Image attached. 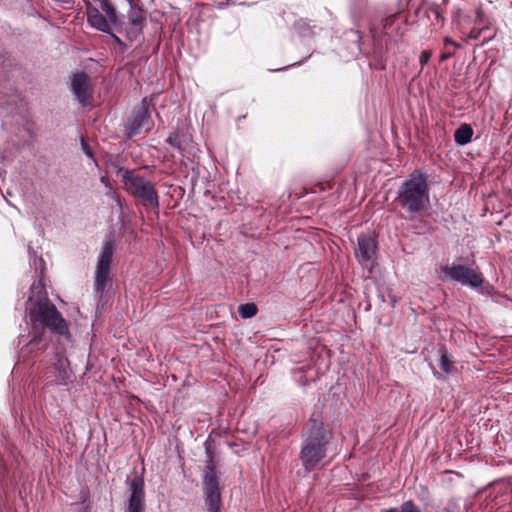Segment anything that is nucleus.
Returning a JSON list of instances; mask_svg holds the SVG:
<instances>
[{"instance_id": "1", "label": "nucleus", "mask_w": 512, "mask_h": 512, "mask_svg": "<svg viewBox=\"0 0 512 512\" xmlns=\"http://www.w3.org/2000/svg\"><path fill=\"white\" fill-rule=\"evenodd\" d=\"M28 314L32 323V338L28 343L31 351L45 350L48 347L46 330L68 341L71 340L67 321L47 297L31 302Z\"/></svg>"}, {"instance_id": "2", "label": "nucleus", "mask_w": 512, "mask_h": 512, "mask_svg": "<svg viewBox=\"0 0 512 512\" xmlns=\"http://www.w3.org/2000/svg\"><path fill=\"white\" fill-rule=\"evenodd\" d=\"M395 203L409 220L422 216L430 207L428 175L421 170H414L399 186Z\"/></svg>"}, {"instance_id": "3", "label": "nucleus", "mask_w": 512, "mask_h": 512, "mask_svg": "<svg viewBox=\"0 0 512 512\" xmlns=\"http://www.w3.org/2000/svg\"><path fill=\"white\" fill-rule=\"evenodd\" d=\"M333 439V433L327 429L322 420L309 419L302 433L299 459L307 472L319 468L326 458L328 446Z\"/></svg>"}, {"instance_id": "4", "label": "nucleus", "mask_w": 512, "mask_h": 512, "mask_svg": "<svg viewBox=\"0 0 512 512\" xmlns=\"http://www.w3.org/2000/svg\"><path fill=\"white\" fill-rule=\"evenodd\" d=\"M119 171H123L122 182L130 195L138 199L146 209H159V195L152 181L143 177L137 170L119 168Z\"/></svg>"}, {"instance_id": "5", "label": "nucleus", "mask_w": 512, "mask_h": 512, "mask_svg": "<svg viewBox=\"0 0 512 512\" xmlns=\"http://www.w3.org/2000/svg\"><path fill=\"white\" fill-rule=\"evenodd\" d=\"M88 23L95 29L111 33L112 28L118 29L120 21L118 13L110 0L101 6L94 5L89 0H84Z\"/></svg>"}, {"instance_id": "6", "label": "nucleus", "mask_w": 512, "mask_h": 512, "mask_svg": "<svg viewBox=\"0 0 512 512\" xmlns=\"http://www.w3.org/2000/svg\"><path fill=\"white\" fill-rule=\"evenodd\" d=\"M217 463L218 461L216 459H206L203 471V490L208 512H220L222 504L219 480L216 472Z\"/></svg>"}, {"instance_id": "7", "label": "nucleus", "mask_w": 512, "mask_h": 512, "mask_svg": "<svg viewBox=\"0 0 512 512\" xmlns=\"http://www.w3.org/2000/svg\"><path fill=\"white\" fill-rule=\"evenodd\" d=\"M150 102L144 97L140 103L134 106L125 124V134L132 139L142 132L148 133L153 128V121L149 112Z\"/></svg>"}, {"instance_id": "8", "label": "nucleus", "mask_w": 512, "mask_h": 512, "mask_svg": "<svg viewBox=\"0 0 512 512\" xmlns=\"http://www.w3.org/2000/svg\"><path fill=\"white\" fill-rule=\"evenodd\" d=\"M113 252V241H106L98 257L95 271L94 289L97 293H103L109 281Z\"/></svg>"}, {"instance_id": "9", "label": "nucleus", "mask_w": 512, "mask_h": 512, "mask_svg": "<svg viewBox=\"0 0 512 512\" xmlns=\"http://www.w3.org/2000/svg\"><path fill=\"white\" fill-rule=\"evenodd\" d=\"M127 484L129 496L126 501L124 512H145L146 493L143 475H135L131 480H127Z\"/></svg>"}, {"instance_id": "10", "label": "nucleus", "mask_w": 512, "mask_h": 512, "mask_svg": "<svg viewBox=\"0 0 512 512\" xmlns=\"http://www.w3.org/2000/svg\"><path fill=\"white\" fill-rule=\"evenodd\" d=\"M442 272L452 280L474 288L481 286L484 281L480 272L465 265L444 266Z\"/></svg>"}, {"instance_id": "11", "label": "nucleus", "mask_w": 512, "mask_h": 512, "mask_svg": "<svg viewBox=\"0 0 512 512\" xmlns=\"http://www.w3.org/2000/svg\"><path fill=\"white\" fill-rule=\"evenodd\" d=\"M68 367L69 361L67 357L62 353H57L52 366L46 372L47 379H50L51 383L58 386L68 385L72 382V373Z\"/></svg>"}, {"instance_id": "12", "label": "nucleus", "mask_w": 512, "mask_h": 512, "mask_svg": "<svg viewBox=\"0 0 512 512\" xmlns=\"http://www.w3.org/2000/svg\"><path fill=\"white\" fill-rule=\"evenodd\" d=\"M358 248L355 251L356 258L362 265L372 262L378 248L377 240L374 236L361 234L358 239Z\"/></svg>"}, {"instance_id": "13", "label": "nucleus", "mask_w": 512, "mask_h": 512, "mask_svg": "<svg viewBox=\"0 0 512 512\" xmlns=\"http://www.w3.org/2000/svg\"><path fill=\"white\" fill-rule=\"evenodd\" d=\"M71 89L83 106L89 104L92 97V89L89 86V78L85 72H78L73 75Z\"/></svg>"}, {"instance_id": "14", "label": "nucleus", "mask_w": 512, "mask_h": 512, "mask_svg": "<svg viewBox=\"0 0 512 512\" xmlns=\"http://www.w3.org/2000/svg\"><path fill=\"white\" fill-rule=\"evenodd\" d=\"M474 131L469 124H462L454 133V140L458 145H466L468 144Z\"/></svg>"}, {"instance_id": "15", "label": "nucleus", "mask_w": 512, "mask_h": 512, "mask_svg": "<svg viewBox=\"0 0 512 512\" xmlns=\"http://www.w3.org/2000/svg\"><path fill=\"white\" fill-rule=\"evenodd\" d=\"M438 352L440 354V368L443 370L444 373L451 374L453 371H455V367L453 365V361L448 355L446 347L441 346Z\"/></svg>"}, {"instance_id": "16", "label": "nucleus", "mask_w": 512, "mask_h": 512, "mask_svg": "<svg viewBox=\"0 0 512 512\" xmlns=\"http://www.w3.org/2000/svg\"><path fill=\"white\" fill-rule=\"evenodd\" d=\"M258 308L254 303H245L239 306L238 312L243 318H251L256 315Z\"/></svg>"}, {"instance_id": "17", "label": "nucleus", "mask_w": 512, "mask_h": 512, "mask_svg": "<svg viewBox=\"0 0 512 512\" xmlns=\"http://www.w3.org/2000/svg\"><path fill=\"white\" fill-rule=\"evenodd\" d=\"M491 22L489 18L485 15V12L482 8H478L476 10V18H475V26L483 28L484 30L489 29Z\"/></svg>"}, {"instance_id": "18", "label": "nucleus", "mask_w": 512, "mask_h": 512, "mask_svg": "<svg viewBox=\"0 0 512 512\" xmlns=\"http://www.w3.org/2000/svg\"><path fill=\"white\" fill-rule=\"evenodd\" d=\"M427 13H431L434 15L435 19H436V22L438 25L440 26H443L444 25V16H443V13H442V10L440 8V6L436 3H432L428 6L427 10H426Z\"/></svg>"}, {"instance_id": "19", "label": "nucleus", "mask_w": 512, "mask_h": 512, "mask_svg": "<svg viewBox=\"0 0 512 512\" xmlns=\"http://www.w3.org/2000/svg\"><path fill=\"white\" fill-rule=\"evenodd\" d=\"M399 14H400V11H397V12L391 14V15H388L385 19H383L381 34H383V35H387L388 34V30L395 23V21L397 20Z\"/></svg>"}, {"instance_id": "20", "label": "nucleus", "mask_w": 512, "mask_h": 512, "mask_svg": "<svg viewBox=\"0 0 512 512\" xmlns=\"http://www.w3.org/2000/svg\"><path fill=\"white\" fill-rule=\"evenodd\" d=\"M125 32H126L127 37L129 38V40L135 41V40H138L142 36L143 29L136 28L134 26L127 24V26L125 27Z\"/></svg>"}, {"instance_id": "21", "label": "nucleus", "mask_w": 512, "mask_h": 512, "mask_svg": "<svg viewBox=\"0 0 512 512\" xmlns=\"http://www.w3.org/2000/svg\"><path fill=\"white\" fill-rule=\"evenodd\" d=\"M204 447H205L206 458L207 459H216V452H215V449H214V447L212 445V442H211L210 438H208L205 441Z\"/></svg>"}, {"instance_id": "22", "label": "nucleus", "mask_w": 512, "mask_h": 512, "mask_svg": "<svg viewBox=\"0 0 512 512\" xmlns=\"http://www.w3.org/2000/svg\"><path fill=\"white\" fill-rule=\"evenodd\" d=\"M400 512H421L420 508L417 507L412 500H408L401 505Z\"/></svg>"}, {"instance_id": "23", "label": "nucleus", "mask_w": 512, "mask_h": 512, "mask_svg": "<svg viewBox=\"0 0 512 512\" xmlns=\"http://www.w3.org/2000/svg\"><path fill=\"white\" fill-rule=\"evenodd\" d=\"M439 512H461V509L455 499H450L447 505Z\"/></svg>"}, {"instance_id": "24", "label": "nucleus", "mask_w": 512, "mask_h": 512, "mask_svg": "<svg viewBox=\"0 0 512 512\" xmlns=\"http://www.w3.org/2000/svg\"><path fill=\"white\" fill-rule=\"evenodd\" d=\"M485 30L483 28H480V27H477V26H474L469 34L467 35V39L469 40H477L479 39V37L481 36V34L484 32Z\"/></svg>"}, {"instance_id": "25", "label": "nucleus", "mask_w": 512, "mask_h": 512, "mask_svg": "<svg viewBox=\"0 0 512 512\" xmlns=\"http://www.w3.org/2000/svg\"><path fill=\"white\" fill-rule=\"evenodd\" d=\"M129 18H133V19H145L144 15H143V10L140 9V8H132L130 11H129V14H128V19Z\"/></svg>"}, {"instance_id": "26", "label": "nucleus", "mask_w": 512, "mask_h": 512, "mask_svg": "<svg viewBox=\"0 0 512 512\" xmlns=\"http://www.w3.org/2000/svg\"><path fill=\"white\" fill-rule=\"evenodd\" d=\"M167 143H169L171 146H174L178 149H181V143H180V139H179V136L178 134H173V135H170L167 140H166Z\"/></svg>"}, {"instance_id": "27", "label": "nucleus", "mask_w": 512, "mask_h": 512, "mask_svg": "<svg viewBox=\"0 0 512 512\" xmlns=\"http://www.w3.org/2000/svg\"><path fill=\"white\" fill-rule=\"evenodd\" d=\"M450 46L454 47V49L461 48V45L458 42L452 40L450 37H445L444 38V47H445V49H448V47H450Z\"/></svg>"}, {"instance_id": "28", "label": "nucleus", "mask_w": 512, "mask_h": 512, "mask_svg": "<svg viewBox=\"0 0 512 512\" xmlns=\"http://www.w3.org/2000/svg\"><path fill=\"white\" fill-rule=\"evenodd\" d=\"M145 19H133V18H129L128 19V25H131V26H134L136 28H140V29H143V23H144Z\"/></svg>"}, {"instance_id": "29", "label": "nucleus", "mask_w": 512, "mask_h": 512, "mask_svg": "<svg viewBox=\"0 0 512 512\" xmlns=\"http://www.w3.org/2000/svg\"><path fill=\"white\" fill-rule=\"evenodd\" d=\"M81 146H82V149L83 151L85 152V154L89 157H92L93 156V153H92V150L89 146V144L87 143V141L85 140V138H81Z\"/></svg>"}, {"instance_id": "30", "label": "nucleus", "mask_w": 512, "mask_h": 512, "mask_svg": "<svg viewBox=\"0 0 512 512\" xmlns=\"http://www.w3.org/2000/svg\"><path fill=\"white\" fill-rule=\"evenodd\" d=\"M429 59H430V52H428V51H423V52L421 53V55H420V63H421L422 65H425V64H427V63H428Z\"/></svg>"}, {"instance_id": "31", "label": "nucleus", "mask_w": 512, "mask_h": 512, "mask_svg": "<svg viewBox=\"0 0 512 512\" xmlns=\"http://www.w3.org/2000/svg\"><path fill=\"white\" fill-rule=\"evenodd\" d=\"M454 53V51H449L448 49H446V51L441 54L440 60L446 61L449 58H451L454 55Z\"/></svg>"}, {"instance_id": "32", "label": "nucleus", "mask_w": 512, "mask_h": 512, "mask_svg": "<svg viewBox=\"0 0 512 512\" xmlns=\"http://www.w3.org/2000/svg\"><path fill=\"white\" fill-rule=\"evenodd\" d=\"M296 26L299 28V29H302L304 27H306V21L304 19H300L296 22Z\"/></svg>"}, {"instance_id": "33", "label": "nucleus", "mask_w": 512, "mask_h": 512, "mask_svg": "<svg viewBox=\"0 0 512 512\" xmlns=\"http://www.w3.org/2000/svg\"><path fill=\"white\" fill-rule=\"evenodd\" d=\"M382 512H400V511L397 508H389V509L383 510Z\"/></svg>"}, {"instance_id": "34", "label": "nucleus", "mask_w": 512, "mask_h": 512, "mask_svg": "<svg viewBox=\"0 0 512 512\" xmlns=\"http://www.w3.org/2000/svg\"><path fill=\"white\" fill-rule=\"evenodd\" d=\"M113 38H114V40H115L117 43H122V42H121V40H120L117 36L113 35Z\"/></svg>"}, {"instance_id": "35", "label": "nucleus", "mask_w": 512, "mask_h": 512, "mask_svg": "<svg viewBox=\"0 0 512 512\" xmlns=\"http://www.w3.org/2000/svg\"><path fill=\"white\" fill-rule=\"evenodd\" d=\"M371 32L373 33V38L376 39L377 36H376L374 30H371Z\"/></svg>"}]
</instances>
